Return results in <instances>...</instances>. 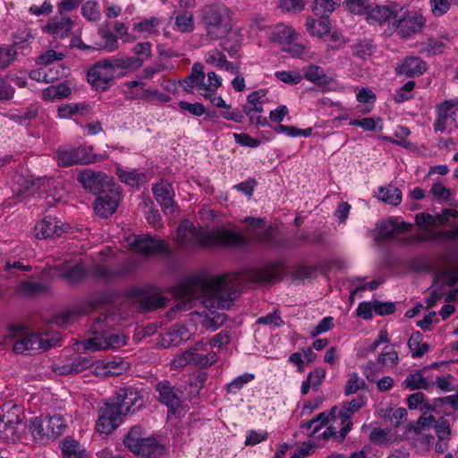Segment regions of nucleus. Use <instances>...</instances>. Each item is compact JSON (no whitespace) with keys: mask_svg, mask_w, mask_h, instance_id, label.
I'll return each instance as SVG.
<instances>
[{"mask_svg":"<svg viewBox=\"0 0 458 458\" xmlns=\"http://www.w3.org/2000/svg\"><path fill=\"white\" fill-rule=\"evenodd\" d=\"M175 293L178 297L189 302L199 301L206 307L220 309H229L236 296L235 292H228L225 276H197L188 278L176 287Z\"/></svg>","mask_w":458,"mask_h":458,"instance_id":"f257e3e1","label":"nucleus"},{"mask_svg":"<svg viewBox=\"0 0 458 458\" xmlns=\"http://www.w3.org/2000/svg\"><path fill=\"white\" fill-rule=\"evenodd\" d=\"M143 388L122 387L114 398L109 399L98 411V430L101 434L112 433L121 423L123 416L134 413L145 406Z\"/></svg>","mask_w":458,"mask_h":458,"instance_id":"f03ea898","label":"nucleus"},{"mask_svg":"<svg viewBox=\"0 0 458 458\" xmlns=\"http://www.w3.org/2000/svg\"><path fill=\"white\" fill-rule=\"evenodd\" d=\"M178 240L182 246H200V247H244L248 244V240L241 233L224 227L216 230L197 229L188 222L180 225L178 231Z\"/></svg>","mask_w":458,"mask_h":458,"instance_id":"7ed1b4c3","label":"nucleus"},{"mask_svg":"<svg viewBox=\"0 0 458 458\" xmlns=\"http://www.w3.org/2000/svg\"><path fill=\"white\" fill-rule=\"evenodd\" d=\"M106 315H100L92 325L93 336L80 343L84 350L96 352L119 348L125 345V336L113 334L105 329Z\"/></svg>","mask_w":458,"mask_h":458,"instance_id":"20e7f679","label":"nucleus"},{"mask_svg":"<svg viewBox=\"0 0 458 458\" xmlns=\"http://www.w3.org/2000/svg\"><path fill=\"white\" fill-rule=\"evenodd\" d=\"M202 22L208 37L212 40L223 38L232 29L228 9L220 4L206 5L203 8Z\"/></svg>","mask_w":458,"mask_h":458,"instance_id":"39448f33","label":"nucleus"},{"mask_svg":"<svg viewBox=\"0 0 458 458\" xmlns=\"http://www.w3.org/2000/svg\"><path fill=\"white\" fill-rule=\"evenodd\" d=\"M65 424L61 415L52 417H36L30 420V429L34 437L55 439L63 434Z\"/></svg>","mask_w":458,"mask_h":458,"instance_id":"423d86ee","label":"nucleus"},{"mask_svg":"<svg viewBox=\"0 0 458 458\" xmlns=\"http://www.w3.org/2000/svg\"><path fill=\"white\" fill-rule=\"evenodd\" d=\"M21 409L18 405L0 408V437L6 442H14L18 437V428L22 422Z\"/></svg>","mask_w":458,"mask_h":458,"instance_id":"0eeeda50","label":"nucleus"},{"mask_svg":"<svg viewBox=\"0 0 458 458\" xmlns=\"http://www.w3.org/2000/svg\"><path fill=\"white\" fill-rule=\"evenodd\" d=\"M77 180L86 191L97 196L100 195L102 191L117 186L114 180L105 173L91 169L81 171L77 175Z\"/></svg>","mask_w":458,"mask_h":458,"instance_id":"6e6552de","label":"nucleus"},{"mask_svg":"<svg viewBox=\"0 0 458 458\" xmlns=\"http://www.w3.org/2000/svg\"><path fill=\"white\" fill-rule=\"evenodd\" d=\"M55 273L70 285L80 284L89 276V270L81 263L70 265L68 262H64L55 267H46L42 270L44 276L53 277Z\"/></svg>","mask_w":458,"mask_h":458,"instance_id":"1a4fd4ad","label":"nucleus"},{"mask_svg":"<svg viewBox=\"0 0 458 458\" xmlns=\"http://www.w3.org/2000/svg\"><path fill=\"white\" fill-rule=\"evenodd\" d=\"M208 343L199 341L194 346L186 350L181 357H179V364H193L199 368H208L216 363V352L208 350Z\"/></svg>","mask_w":458,"mask_h":458,"instance_id":"9d476101","label":"nucleus"},{"mask_svg":"<svg viewBox=\"0 0 458 458\" xmlns=\"http://www.w3.org/2000/svg\"><path fill=\"white\" fill-rule=\"evenodd\" d=\"M59 342V335L43 337L41 334H30L13 344V350L16 353L26 352L47 351Z\"/></svg>","mask_w":458,"mask_h":458,"instance_id":"9b49d317","label":"nucleus"},{"mask_svg":"<svg viewBox=\"0 0 458 458\" xmlns=\"http://www.w3.org/2000/svg\"><path fill=\"white\" fill-rule=\"evenodd\" d=\"M403 10V7L397 4H392L390 5L377 4L374 7L370 4V8L366 14V19L370 24L382 25L387 23L395 26L398 13H402Z\"/></svg>","mask_w":458,"mask_h":458,"instance_id":"f8f14e48","label":"nucleus"},{"mask_svg":"<svg viewBox=\"0 0 458 458\" xmlns=\"http://www.w3.org/2000/svg\"><path fill=\"white\" fill-rule=\"evenodd\" d=\"M120 200L119 187L102 191L95 201V210L101 217H109L117 209Z\"/></svg>","mask_w":458,"mask_h":458,"instance_id":"ddd939ff","label":"nucleus"},{"mask_svg":"<svg viewBox=\"0 0 458 458\" xmlns=\"http://www.w3.org/2000/svg\"><path fill=\"white\" fill-rule=\"evenodd\" d=\"M131 246L135 252L144 256L168 253V250L162 240L156 237H150L148 235L135 236Z\"/></svg>","mask_w":458,"mask_h":458,"instance_id":"4468645a","label":"nucleus"},{"mask_svg":"<svg viewBox=\"0 0 458 458\" xmlns=\"http://www.w3.org/2000/svg\"><path fill=\"white\" fill-rule=\"evenodd\" d=\"M137 268V266L133 262H127L119 266L116 268H111L102 265H97L93 267L91 275L97 279H102L106 281H113L121 279L132 274Z\"/></svg>","mask_w":458,"mask_h":458,"instance_id":"2eb2a0df","label":"nucleus"},{"mask_svg":"<svg viewBox=\"0 0 458 458\" xmlns=\"http://www.w3.org/2000/svg\"><path fill=\"white\" fill-rule=\"evenodd\" d=\"M394 27L399 28L400 33L404 38L420 32L425 26L426 20L421 14L398 13Z\"/></svg>","mask_w":458,"mask_h":458,"instance_id":"dca6fc26","label":"nucleus"},{"mask_svg":"<svg viewBox=\"0 0 458 458\" xmlns=\"http://www.w3.org/2000/svg\"><path fill=\"white\" fill-rule=\"evenodd\" d=\"M156 391L158 393V401L166 405L168 412L174 414L177 408L182 404L179 390L167 380H163L156 385Z\"/></svg>","mask_w":458,"mask_h":458,"instance_id":"f3484780","label":"nucleus"},{"mask_svg":"<svg viewBox=\"0 0 458 458\" xmlns=\"http://www.w3.org/2000/svg\"><path fill=\"white\" fill-rule=\"evenodd\" d=\"M72 27V20L61 14V16L50 18L42 30L54 38H64L69 36Z\"/></svg>","mask_w":458,"mask_h":458,"instance_id":"a211bd4d","label":"nucleus"},{"mask_svg":"<svg viewBox=\"0 0 458 458\" xmlns=\"http://www.w3.org/2000/svg\"><path fill=\"white\" fill-rule=\"evenodd\" d=\"M156 200L161 206L165 213H172L174 211V189L168 182L162 181L156 183L152 188Z\"/></svg>","mask_w":458,"mask_h":458,"instance_id":"6ab92c4d","label":"nucleus"},{"mask_svg":"<svg viewBox=\"0 0 458 458\" xmlns=\"http://www.w3.org/2000/svg\"><path fill=\"white\" fill-rule=\"evenodd\" d=\"M302 78L322 87V91L332 89L331 84L335 82L333 78L324 72L322 67L315 64H310L303 69Z\"/></svg>","mask_w":458,"mask_h":458,"instance_id":"aec40b11","label":"nucleus"},{"mask_svg":"<svg viewBox=\"0 0 458 458\" xmlns=\"http://www.w3.org/2000/svg\"><path fill=\"white\" fill-rule=\"evenodd\" d=\"M88 82L98 91L107 90L114 81V75L98 66H91L87 72Z\"/></svg>","mask_w":458,"mask_h":458,"instance_id":"412c9836","label":"nucleus"},{"mask_svg":"<svg viewBox=\"0 0 458 458\" xmlns=\"http://www.w3.org/2000/svg\"><path fill=\"white\" fill-rule=\"evenodd\" d=\"M58 223L59 221L56 219V217H45L35 227L36 237L38 239L59 237L64 232V229L63 225H59Z\"/></svg>","mask_w":458,"mask_h":458,"instance_id":"4be33fe9","label":"nucleus"},{"mask_svg":"<svg viewBox=\"0 0 458 458\" xmlns=\"http://www.w3.org/2000/svg\"><path fill=\"white\" fill-rule=\"evenodd\" d=\"M131 451L138 455L157 458L164 454V446L154 437L141 438Z\"/></svg>","mask_w":458,"mask_h":458,"instance_id":"5701e85b","label":"nucleus"},{"mask_svg":"<svg viewBox=\"0 0 458 458\" xmlns=\"http://www.w3.org/2000/svg\"><path fill=\"white\" fill-rule=\"evenodd\" d=\"M427 70V64L416 56L406 57L403 64L396 68L398 74H405L409 78L421 75Z\"/></svg>","mask_w":458,"mask_h":458,"instance_id":"b1692460","label":"nucleus"},{"mask_svg":"<svg viewBox=\"0 0 458 458\" xmlns=\"http://www.w3.org/2000/svg\"><path fill=\"white\" fill-rule=\"evenodd\" d=\"M204 81L205 73L203 72V65L200 63H196L192 65L190 75L182 80L180 83L186 92L192 93V89L195 86H198L199 89H204Z\"/></svg>","mask_w":458,"mask_h":458,"instance_id":"393cba45","label":"nucleus"},{"mask_svg":"<svg viewBox=\"0 0 458 458\" xmlns=\"http://www.w3.org/2000/svg\"><path fill=\"white\" fill-rule=\"evenodd\" d=\"M98 33L99 37L105 40V43H95L93 47L97 50H105L106 52H113L119 47L118 38L111 32L106 26H101Z\"/></svg>","mask_w":458,"mask_h":458,"instance_id":"a878e982","label":"nucleus"},{"mask_svg":"<svg viewBox=\"0 0 458 458\" xmlns=\"http://www.w3.org/2000/svg\"><path fill=\"white\" fill-rule=\"evenodd\" d=\"M279 269V264H271L261 268L254 269L251 273V277L259 283H270L280 277Z\"/></svg>","mask_w":458,"mask_h":458,"instance_id":"bb28decb","label":"nucleus"},{"mask_svg":"<svg viewBox=\"0 0 458 458\" xmlns=\"http://www.w3.org/2000/svg\"><path fill=\"white\" fill-rule=\"evenodd\" d=\"M186 329L184 327L174 326L170 331L165 334L159 342V345L163 348H170L179 345L184 341Z\"/></svg>","mask_w":458,"mask_h":458,"instance_id":"cd10ccee","label":"nucleus"},{"mask_svg":"<svg viewBox=\"0 0 458 458\" xmlns=\"http://www.w3.org/2000/svg\"><path fill=\"white\" fill-rule=\"evenodd\" d=\"M375 46L372 39L362 38L356 40L351 45L352 54L354 57L365 60L371 56L374 52Z\"/></svg>","mask_w":458,"mask_h":458,"instance_id":"c85d7f7f","label":"nucleus"},{"mask_svg":"<svg viewBox=\"0 0 458 458\" xmlns=\"http://www.w3.org/2000/svg\"><path fill=\"white\" fill-rule=\"evenodd\" d=\"M326 377V370L322 368H317L308 374L306 380H304L301 386L302 394H307L310 391V386L317 391L318 386L322 384Z\"/></svg>","mask_w":458,"mask_h":458,"instance_id":"c756f323","label":"nucleus"},{"mask_svg":"<svg viewBox=\"0 0 458 458\" xmlns=\"http://www.w3.org/2000/svg\"><path fill=\"white\" fill-rule=\"evenodd\" d=\"M77 165H89L104 160L105 156L93 153L91 146H80L76 148Z\"/></svg>","mask_w":458,"mask_h":458,"instance_id":"7c9ffc66","label":"nucleus"},{"mask_svg":"<svg viewBox=\"0 0 458 458\" xmlns=\"http://www.w3.org/2000/svg\"><path fill=\"white\" fill-rule=\"evenodd\" d=\"M258 241L261 243L267 244V247L276 250L286 249L289 246L287 239L276 238L273 235L272 228H268L261 232L258 235Z\"/></svg>","mask_w":458,"mask_h":458,"instance_id":"2f4dec72","label":"nucleus"},{"mask_svg":"<svg viewBox=\"0 0 458 458\" xmlns=\"http://www.w3.org/2000/svg\"><path fill=\"white\" fill-rule=\"evenodd\" d=\"M306 28L311 36L321 38L330 32V21L327 16L321 17L318 21L308 20L306 22Z\"/></svg>","mask_w":458,"mask_h":458,"instance_id":"473e14b6","label":"nucleus"},{"mask_svg":"<svg viewBox=\"0 0 458 458\" xmlns=\"http://www.w3.org/2000/svg\"><path fill=\"white\" fill-rule=\"evenodd\" d=\"M422 335L420 332H413L408 340V347L411 351L412 358H420L429 350V344L428 343H421Z\"/></svg>","mask_w":458,"mask_h":458,"instance_id":"72a5a7b5","label":"nucleus"},{"mask_svg":"<svg viewBox=\"0 0 458 458\" xmlns=\"http://www.w3.org/2000/svg\"><path fill=\"white\" fill-rule=\"evenodd\" d=\"M260 98L259 91L251 92L247 98V104L243 106V113L249 116L250 123H254L253 113L264 111Z\"/></svg>","mask_w":458,"mask_h":458,"instance_id":"f704fd0d","label":"nucleus"},{"mask_svg":"<svg viewBox=\"0 0 458 458\" xmlns=\"http://www.w3.org/2000/svg\"><path fill=\"white\" fill-rule=\"evenodd\" d=\"M402 191L397 187L388 185L378 189V199L387 204L398 206L402 201Z\"/></svg>","mask_w":458,"mask_h":458,"instance_id":"c9c22d12","label":"nucleus"},{"mask_svg":"<svg viewBox=\"0 0 458 458\" xmlns=\"http://www.w3.org/2000/svg\"><path fill=\"white\" fill-rule=\"evenodd\" d=\"M76 151V148L72 146L60 147L56 151L58 165L69 167L77 165Z\"/></svg>","mask_w":458,"mask_h":458,"instance_id":"e433bc0d","label":"nucleus"},{"mask_svg":"<svg viewBox=\"0 0 458 458\" xmlns=\"http://www.w3.org/2000/svg\"><path fill=\"white\" fill-rule=\"evenodd\" d=\"M364 405L365 401L362 395H359L352 401L344 403L342 409L339 411V417L342 419V423L344 424L347 420L351 419L352 415L355 411H358Z\"/></svg>","mask_w":458,"mask_h":458,"instance_id":"4c0bfd02","label":"nucleus"},{"mask_svg":"<svg viewBox=\"0 0 458 458\" xmlns=\"http://www.w3.org/2000/svg\"><path fill=\"white\" fill-rule=\"evenodd\" d=\"M421 370L409 374L403 382V386L410 390L428 389L429 383L425 378Z\"/></svg>","mask_w":458,"mask_h":458,"instance_id":"58836bf2","label":"nucleus"},{"mask_svg":"<svg viewBox=\"0 0 458 458\" xmlns=\"http://www.w3.org/2000/svg\"><path fill=\"white\" fill-rule=\"evenodd\" d=\"M396 229L397 223L392 218L382 221L377 225V233L375 237V241L379 242L391 238L394 233H396Z\"/></svg>","mask_w":458,"mask_h":458,"instance_id":"ea45409f","label":"nucleus"},{"mask_svg":"<svg viewBox=\"0 0 458 458\" xmlns=\"http://www.w3.org/2000/svg\"><path fill=\"white\" fill-rule=\"evenodd\" d=\"M49 287L47 284L40 282L24 281L22 282L18 291L28 296H35L42 293L48 292Z\"/></svg>","mask_w":458,"mask_h":458,"instance_id":"a19ab883","label":"nucleus"},{"mask_svg":"<svg viewBox=\"0 0 458 458\" xmlns=\"http://www.w3.org/2000/svg\"><path fill=\"white\" fill-rule=\"evenodd\" d=\"M436 419L433 415L427 416V412H423L417 421L409 424L407 430L413 432L416 435L420 434L421 430L428 429L434 426Z\"/></svg>","mask_w":458,"mask_h":458,"instance_id":"79ce46f5","label":"nucleus"},{"mask_svg":"<svg viewBox=\"0 0 458 458\" xmlns=\"http://www.w3.org/2000/svg\"><path fill=\"white\" fill-rule=\"evenodd\" d=\"M177 29L182 32H191L194 29L193 14L191 12H179L174 20Z\"/></svg>","mask_w":458,"mask_h":458,"instance_id":"37998d69","label":"nucleus"},{"mask_svg":"<svg viewBox=\"0 0 458 458\" xmlns=\"http://www.w3.org/2000/svg\"><path fill=\"white\" fill-rule=\"evenodd\" d=\"M166 300L157 295H148L140 300L139 308L142 312H149L165 305Z\"/></svg>","mask_w":458,"mask_h":458,"instance_id":"c03bdc74","label":"nucleus"},{"mask_svg":"<svg viewBox=\"0 0 458 458\" xmlns=\"http://www.w3.org/2000/svg\"><path fill=\"white\" fill-rule=\"evenodd\" d=\"M116 174L123 182H124L130 186H132V187L138 186L139 183L144 178L143 174H139L135 171H125L122 168H117Z\"/></svg>","mask_w":458,"mask_h":458,"instance_id":"a18cd8bd","label":"nucleus"},{"mask_svg":"<svg viewBox=\"0 0 458 458\" xmlns=\"http://www.w3.org/2000/svg\"><path fill=\"white\" fill-rule=\"evenodd\" d=\"M17 55L13 46L3 45L0 47V70L6 69L14 61Z\"/></svg>","mask_w":458,"mask_h":458,"instance_id":"49530a36","label":"nucleus"},{"mask_svg":"<svg viewBox=\"0 0 458 458\" xmlns=\"http://www.w3.org/2000/svg\"><path fill=\"white\" fill-rule=\"evenodd\" d=\"M254 377L255 376L252 373H244L238 376L226 385V391L231 394H236L244 385L253 380Z\"/></svg>","mask_w":458,"mask_h":458,"instance_id":"de8ad7c7","label":"nucleus"},{"mask_svg":"<svg viewBox=\"0 0 458 458\" xmlns=\"http://www.w3.org/2000/svg\"><path fill=\"white\" fill-rule=\"evenodd\" d=\"M366 386L365 381L360 378L357 373H352L346 382L344 387V394L346 396L357 393L360 389H364Z\"/></svg>","mask_w":458,"mask_h":458,"instance_id":"09e8293b","label":"nucleus"},{"mask_svg":"<svg viewBox=\"0 0 458 458\" xmlns=\"http://www.w3.org/2000/svg\"><path fill=\"white\" fill-rule=\"evenodd\" d=\"M81 14L89 21H97L100 20L101 13L98 9L95 1L89 0L85 2L81 7Z\"/></svg>","mask_w":458,"mask_h":458,"instance_id":"8fccbe9b","label":"nucleus"},{"mask_svg":"<svg viewBox=\"0 0 458 458\" xmlns=\"http://www.w3.org/2000/svg\"><path fill=\"white\" fill-rule=\"evenodd\" d=\"M348 11L353 13H366L370 8V0H344V2Z\"/></svg>","mask_w":458,"mask_h":458,"instance_id":"3c124183","label":"nucleus"},{"mask_svg":"<svg viewBox=\"0 0 458 458\" xmlns=\"http://www.w3.org/2000/svg\"><path fill=\"white\" fill-rule=\"evenodd\" d=\"M38 116V111L36 108L30 107L24 112H20L17 114H13V120L17 123L23 126H30L32 120H35Z\"/></svg>","mask_w":458,"mask_h":458,"instance_id":"603ef678","label":"nucleus"},{"mask_svg":"<svg viewBox=\"0 0 458 458\" xmlns=\"http://www.w3.org/2000/svg\"><path fill=\"white\" fill-rule=\"evenodd\" d=\"M335 4L334 0H314L312 8L316 15L325 17V13L335 10Z\"/></svg>","mask_w":458,"mask_h":458,"instance_id":"864d4df0","label":"nucleus"},{"mask_svg":"<svg viewBox=\"0 0 458 458\" xmlns=\"http://www.w3.org/2000/svg\"><path fill=\"white\" fill-rule=\"evenodd\" d=\"M104 368L106 369V375H120L128 368V363L123 361L122 359L106 360L104 364Z\"/></svg>","mask_w":458,"mask_h":458,"instance_id":"5fc2aeb1","label":"nucleus"},{"mask_svg":"<svg viewBox=\"0 0 458 458\" xmlns=\"http://www.w3.org/2000/svg\"><path fill=\"white\" fill-rule=\"evenodd\" d=\"M143 59L141 57L125 56L119 57L116 61V68L136 70L142 66Z\"/></svg>","mask_w":458,"mask_h":458,"instance_id":"6e6d98bb","label":"nucleus"},{"mask_svg":"<svg viewBox=\"0 0 458 458\" xmlns=\"http://www.w3.org/2000/svg\"><path fill=\"white\" fill-rule=\"evenodd\" d=\"M295 38V32L290 27L280 26L275 34L274 40L279 44H289Z\"/></svg>","mask_w":458,"mask_h":458,"instance_id":"4d7b16f0","label":"nucleus"},{"mask_svg":"<svg viewBox=\"0 0 458 458\" xmlns=\"http://www.w3.org/2000/svg\"><path fill=\"white\" fill-rule=\"evenodd\" d=\"M433 427L436 429V433L439 440L449 439L451 436V428L449 421L446 419L440 418L438 420H436Z\"/></svg>","mask_w":458,"mask_h":458,"instance_id":"13d9d810","label":"nucleus"},{"mask_svg":"<svg viewBox=\"0 0 458 458\" xmlns=\"http://www.w3.org/2000/svg\"><path fill=\"white\" fill-rule=\"evenodd\" d=\"M430 193L438 202H445L450 198V191L441 182H436L431 186Z\"/></svg>","mask_w":458,"mask_h":458,"instance_id":"bf43d9fd","label":"nucleus"},{"mask_svg":"<svg viewBox=\"0 0 458 458\" xmlns=\"http://www.w3.org/2000/svg\"><path fill=\"white\" fill-rule=\"evenodd\" d=\"M275 76L276 77L277 80H279L284 83L290 84V85L298 84L302 80V76L296 72H288V71L276 72L275 73Z\"/></svg>","mask_w":458,"mask_h":458,"instance_id":"052dcab7","label":"nucleus"},{"mask_svg":"<svg viewBox=\"0 0 458 458\" xmlns=\"http://www.w3.org/2000/svg\"><path fill=\"white\" fill-rule=\"evenodd\" d=\"M64 55L62 53H58L53 49L45 52L44 54L38 55L36 59V63L38 64H50L54 61L63 60Z\"/></svg>","mask_w":458,"mask_h":458,"instance_id":"680f3d73","label":"nucleus"},{"mask_svg":"<svg viewBox=\"0 0 458 458\" xmlns=\"http://www.w3.org/2000/svg\"><path fill=\"white\" fill-rule=\"evenodd\" d=\"M395 304L392 301L374 300V311L379 316L391 315L395 311Z\"/></svg>","mask_w":458,"mask_h":458,"instance_id":"e2e57ef3","label":"nucleus"},{"mask_svg":"<svg viewBox=\"0 0 458 458\" xmlns=\"http://www.w3.org/2000/svg\"><path fill=\"white\" fill-rule=\"evenodd\" d=\"M140 427H139V426L132 427L123 440L125 446L130 450L132 448H136L138 446L137 443L140 442V440L142 438V437H140Z\"/></svg>","mask_w":458,"mask_h":458,"instance_id":"0e129e2a","label":"nucleus"},{"mask_svg":"<svg viewBox=\"0 0 458 458\" xmlns=\"http://www.w3.org/2000/svg\"><path fill=\"white\" fill-rule=\"evenodd\" d=\"M178 106L181 109L188 111L190 114L195 116H201L206 114V108L201 103H190L187 101H180Z\"/></svg>","mask_w":458,"mask_h":458,"instance_id":"69168bd1","label":"nucleus"},{"mask_svg":"<svg viewBox=\"0 0 458 458\" xmlns=\"http://www.w3.org/2000/svg\"><path fill=\"white\" fill-rule=\"evenodd\" d=\"M81 110H87V107L81 104L63 105L58 107V114L60 117L68 118Z\"/></svg>","mask_w":458,"mask_h":458,"instance_id":"338daca9","label":"nucleus"},{"mask_svg":"<svg viewBox=\"0 0 458 458\" xmlns=\"http://www.w3.org/2000/svg\"><path fill=\"white\" fill-rule=\"evenodd\" d=\"M233 139L236 143L250 148H258L261 141L259 140L250 137L247 133H233Z\"/></svg>","mask_w":458,"mask_h":458,"instance_id":"774afa93","label":"nucleus"}]
</instances>
